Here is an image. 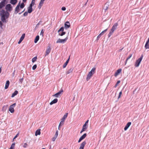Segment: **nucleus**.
Segmentation results:
<instances>
[{
  "label": "nucleus",
  "instance_id": "1",
  "mask_svg": "<svg viewBox=\"0 0 149 149\" xmlns=\"http://www.w3.org/2000/svg\"><path fill=\"white\" fill-rule=\"evenodd\" d=\"M95 70L96 68L95 67H93L92 68L91 71L89 72L86 78V80L87 81L89 80L91 78V77L95 73Z\"/></svg>",
  "mask_w": 149,
  "mask_h": 149
},
{
  "label": "nucleus",
  "instance_id": "2",
  "mask_svg": "<svg viewBox=\"0 0 149 149\" xmlns=\"http://www.w3.org/2000/svg\"><path fill=\"white\" fill-rule=\"evenodd\" d=\"M118 25V24L117 23H116L114 24L113 26L112 29H111L109 33L108 36V37H109L112 35L114 31L116 29L117 26Z\"/></svg>",
  "mask_w": 149,
  "mask_h": 149
},
{
  "label": "nucleus",
  "instance_id": "3",
  "mask_svg": "<svg viewBox=\"0 0 149 149\" xmlns=\"http://www.w3.org/2000/svg\"><path fill=\"white\" fill-rule=\"evenodd\" d=\"M143 55L142 54L140 57L137 60L135 64V66L136 67H138L140 63L143 58Z\"/></svg>",
  "mask_w": 149,
  "mask_h": 149
},
{
  "label": "nucleus",
  "instance_id": "4",
  "mask_svg": "<svg viewBox=\"0 0 149 149\" xmlns=\"http://www.w3.org/2000/svg\"><path fill=\"white\" fill-rule=\"evenodd\" d=\"M16 105V103H14L10 106L9 108V111L11 113H13L14 112L15 110L14 109V108L15 106Z\"/></svg>",
  "mask_w": 149,
  "mask_h": 149
},
{
  "label": "nucleus",
  "instance_id": "5",
  "mask_svg": "<svg viewBox=\"0 0 149 149\" xmlns=\"http://www.w3.org/2000/svg\"><path fill=\"white\" fill-rule=\"evenodd\" d=\"M68 39V37H66L65 39H61L60 38H59L56 41V43H64Z\"/></svg>",
  "mask_w": 149,
  "mask_h": 149
},
{
  "label": "nucleus",
  "instance_id": "6",
  "mask_svg": "<svg viewBox=\"0 0 149 149\" xmlns=\"http://www.w3.org/2000/svg\"><path fill=\"white\" fill-rule=\"evenodd\" d=\"M5 8L7 11H10L12 9V7L10 4H9L6 5Z\"/></svg>",
  "mask_w": 149,
  "mask_h": 149
},
{
  "label": "nucleus",
  "instance_id": "7",
  "mask_svg": "<svg viewBox=\"0 0 149 149\" xmlns=\"http://www.w3.org/2000/svg\"><path fill=\"white\" fill-rule=\"evenodd\" d=\"M5 13H3V14L1 15V20L3 22H5L6 21L5 17H6L7 18V17Z\"/></svg>",
  "mask_w": 149,
  "mask_h": 149
},
{
  "label": "nucleus",
  "instance_id": "8",
  "mask_svg": "<svg viewBox=\"0 0 149 149\" xmlns=\"http://www.w3.org/2000/svg\"><path fill=\"white\" fill-rule=\"evenodd\" d=\"M63 92V89H61V90L58 92L57 93L53 95V96H54L55 97H60V94H61V93Z\"/></svg>",
  "mask_w": 149,
  "mask_h": 149
},
{
  "label": "nucleus",
  "instance_id": "9",
  "mask_svg": "<svg viewBox=\"0 0 149 149\" xmlns=\"http://www.w3.org/2000/svg\"><path fill=\"white\" fill-rule=\"evenodd\" d=\"M20 2H19L18 4V5L15 8V13L16 14L18 13L20 10L19 6H20Z\"/></svg>",
  "mask_w": 149,
  "mask_h": 149
},
{
  "label": "nucleus",
  "instance_id": "10",
  "mask_svg": "<svg viewBox=\"0 0 149 149\" xmlns=\"http://www.w3.org/2000/svg\"><path fill=\"white\" fill-rule=\"evenodd\" d=\"M86 136L87 134L86 133L84 134L83 135L81 136L78 141V142L80 143L82 140L84 139L86 137Z\"/></svg>",
  "mask_w": 149,
  "mask_h": 149
},
{
  "label": "nucleus",
  "instance_id": "11",
  "mask_svg": "<svg viewBox=\"0 0 149 149\" xmlns=\"http://www.w3.org/2000/svg\"><path fill=\"white\" fill-rule=\"evenodd\" d=\"M86 144V142L84 141L82 142L81 144L79 149H84V147Z\"/></svg>",
  "mask_w": 149,
  "mask_h": 149
},
{
  "label": "nucleus",
  "instance_id": "12",
  "mask_svg": "<svg viewBox=\"0 0 149 149\" xmlns=\"http://www.w3.org/2000/svg\"><path fill=\"white\" fill-rule=\"evenodd\" d=\"M121 71H122L121 69H119L118 70L116 71L115 72V74H114V76L115 77H116L121 72Z\"/></svg>",
  "mask_w": 149,
  "mask_h": 149
},
{
  "label": "nucleus",
  "instance_id": "13",
  "mask_svg": "<svg viewBox=\"0 0 149 149\" xmlns=\"http://www.w3.org/2000/svg\"><path fill=\"white\" fill-rule=\"evenodd\" d=\"M70 25V23L68 21H67L65 24V27L66 29L69 28Z\"/></svg>",
  "mask_w": 149,
  "mask_h": 149
},
{
  "label": "nucleus",
  "instance_id": "14",
  "mask_svg": "<svg viewBox=\"0 0 149 149\" xmlns=\"http://www.w3.org/2000/svg\"><path fill=\"white\" fill-rule=\"evenodd\" d=\"M6 0H3V1L0 3V8H1L5 6Z\"/></svg>",
  "mask_w": 149,
  "mask_h": 149
},
{
  "label": "nucleus",
  "instance_id": "15",
  "mask_svg": "<svg viewBox=\"0 0 149 149\" xmlns=\"http://www.w3.org/2000/svg\"><path fill=\"white\" fill-rule=\"evenodd\" d=\"M51 49L50 47H48L46 51L45 56L48 55L51 51Z\"/></svg>",
  "mask_w": 149,
  "mask_h": 149
},
{
  "label": "nucleus",
  "instance_id": "16",
  "mask_svg": "<svg viewBox=\"0 0 149 149\" xmlns=\"http://www.w3.org/2000/svg\"><path fill=\"white\" fill-rule=\"evenodd\" d=\"M87 128V127L85 125H84L83 126L80 132V133H81L83 132L86 131Z\"/></svg>",
  "mask_w": 149,
  "mask_h": 149
},
{
  "label": "nucleus",
  "instance_id": "17",
  "mask_svg": "<svg viewBox=\"0 0 149 149\" xmlns=\"http://www.w3.org/2000/svg\"><path fill=\"white\" fill-rule=\"evenodd\" d=\"M149 38H148L147 40V41L145 45V47L146 49H149Z\"/></svg>",
  "mask_w": 149,
  "mask_h": 149
},
{
  "label": "nucleus",
  "instance_id": "18",
  "mask_svg": "<svg viewBox=\"0 0 149 149\" xmlns=\"http://www.w3.org/2000/svg\"><path fill=\"white\" fill-rule=\"evenodd\" d=\"M57 102L58 99L56 98H55L50 102V104L51 105H52L53 104L56 103Z\"/></svg>",
  "mask_w": 149,
  "mask_h": 149
},
{
  "label": "nucleus",
  "instance_id": "19",
  "mask_svg": "<svg viewBox=\"0 0 149 149\" xmlns=\"http://www.w3.org/2000/svg\"><path fill=\"white\" fill-rule=\"evenodd\" d=\"M32 7L29 6L28 8V12L29 13H30L32 12Z\"/></svg>",
  "mask_w": 149,
  "mask_h": 149
},
{
  "label": "nucleus",
  "instance_id": "20",
  "mask_svg": "<svg viewBox=\"0 0 149 149\" xmlns=\"http://www.w3.org/2000/svg\"><path fill=\"white\" fill-rule=\"evenodd\" d=\"M40 129H39L37 130L35 132V135L36 136L38 135H40Z\"/></svg>",
  "mask_w": 149,
  "mask_h": 149
},
{
  "label": "nucleus",
  "instance_id": "21",
  "mask_svg": "<svg viewBox=\"0 0 149 149\" xmlns=\"http://www.w3.org/2000/svg\"><path fill=\"white\" fill-rule=\"evenodd\" d=\"M9 84L10 82L9 80H7V81H6L5 87V89H7L8 88L9 86Z\"/></svg>",
  "mask_w": 149,
  "mask_h": 149
},
{
  "label": "nucleus",
  "instance_id": "22",
  "mask_svg": "<svg viewBox=\"0 0 149 149\" xmlns=\"http://www.w3.org/2000/svg\"><path fill=\"white\" fill-rule=\"evenodd\" d=\"M130 125V122H128L127 124L125 127L124 128V130L125 131L127 130L128 128L129 127Z\"/></svg>",
  "mask_w": 149,
  "mask_h": 149
},
{
  "label": "nucleus",
  "instance_id": "23",
  "mask_svg": "<svg viewBox=\"0 0 149 149\" xmlns=\"http://www.w3.org/2000/svg\"><path fill=\"white\" fill-rule=\"evenodd\" d=\"M70 59V57L68 58V59L67 60L66 62L64 63L63 66V68H65L66 65H67Z\"/></svg>",
  "mask_w": 149,
  "mask_h": 149
},
{
  "label": "nucleus",
  "instance_id": "24",
  "mask_svg": "<svg viewBox=\"0 0 149 149\" xmlns=\"http://www.w3.org/2000/svg\"><path fill=\"white\" fill-rule=\"evenodd\" d=\"M17 2V0H11L10 3L13 5L15 4Z\"/></svg>",
  "mask_w": 149,
  "mask_h": 149
},
{
  "label": "nucleus",
  "instance_id": "25",
  "mask_svg": "<svg viewBox=\"0 0 149 149\" xmlns=\"http://www.w3.org/2000/svg\"><path fill=\"white\" fill-rule=\"evenodd\" d=\"M18 93V91H15V92L13 93L11 96V97H14Z\"/></svg>",
  "mask_w": 149,
  "mask_h": 149
},
{
  "label": "nucleus",
  "instance_id": "26",
  "mask_svg": "<svg viewBox=\"0 0 149 149\" xmlns=\"http://www.w3.org/2000/svg\"><path fill=\"white\" fill-rule=\"evenodd\" d=\"M39 36H37L35 40H34V42L35 43H36L37 42H38V41L39 40Z\"/></svg>",
  "mask_w": 149,
  "mask_h": 149
},
{
  "label": "nucleus",
  "instance_id": "27",
  "mask_svg": "<svg viewBox=\"0 0 149 149\" xmlns=\"http://www.w3.org/2000/svg\"><path fill=\"white\" fill-rule=\"evenodd\" d=\"M35 3V0H32L29 6L32 7V6L34 5Z\"/></svg>",
  "mask_w": 149,
  "mask_h": 149
},
{
  "label": "nucleus",
  "instance_id": "28",
  "mask_svg": "<svg viewBox=\"0 0 149 149\" xmlns=\"http://www.w3.org/2000/svg\"><path fill=\"white\" fill-rule=\"evenodd\" d=\"M73 69L72 68L68 70L66 72V73L67 74H69L71 72L73 71Z\"/></svg>",
  "mask_w": 149,
  "mask_h": 149
},
{
  "label": "nucleus",
  "instance_id": "29",
  "mask_svg": "<svg viewBox=\"0 0 149 149\" xmlns=\"http://www.w3.org/2000/svg\"><path fill=\"white\" fill-rule=\"evenodd\" d=\"M68 113H65L64 116H63V117L62 118V119L65 120V119L67 118V117L68 115Z\"/></svg>",
  "mask_w": 149,
  "mask_h": 149
},
{
  "label": "nucleus",
  "instance_id": "30",
  "mask_svg": "<svg viewBox=\"0 0 149 149\" xmlns=\"http://www.w3.org/2000/svg\"><path fill=\"white\" fill-rule=\"evenodd\" d=\"M59 33V35L61 36H63V35H65V32H62L61 31Z\"/></svg>",
  "mask_w": 149,
  "mask_h": 149
},
{
  "label": "nucleus",
  "instance_id": "31",
  "mask_svg": "<svg viewBox=\"0 0 149 149\" xmlns=\"http://www.w3.org/2000/svg\"><path fill=\"white\" fill-rule=\"evenodd\" d=\"M15 143H12L9 149H14L15 146Z\"/></svg>",
  "mask_w": 149,
  "mask_h": 149
},
{
  "label": "nucleus",
  "instance_id": "32",
  "mask_svg": "<svg viewBox=\"0 0 149 149\" xmlns=\"http://www.w3.org/2000/svg\"><path fill=\"white\" fill-rule=\"evenodd\" d=\"M37 59V56H36L34 58H33L32 60V62L33 63H34L36 61V60Z\"/></svg>",
  "mask_w": 149,
  "mask_h": 149
},
{
  "label": "nucleus",
  "instance_id": "33",
  "mask_svg": "<svg viewBox=\"0 0 149 149\" xmlns=\"http://www.w3.org/2000/svg\"><path fill=\"white\" fill-rule=\"evenodd\" d=\"M65 120L62 118L61 120V121L60 123V124L61 125H63L64 124Z\"/></svg>",
  "mask_w": 149,
  "mask_h": 149
},
{
  "label": "nucleus",
  "instance_id": "34",
  "mask_svg": "<svg viewBox=\"0 0 149 149\" xmlns=\"http://www.w3.org/2000/svg\"><path fill=\"white\" fill-rule=\"evenodd\" d=\"M25 33H23V34H22V36L20 38V39H21V40H22L24 39L25 37Z\"/></svg>",
  "mask_w": 149,
  "mask_h": 149
},
{
  "label": "nucleus",
  "instance_id": "35",
  "mask_svg": "<svg viewBox=\"0 0 149 149\" xmlns=\"http://www.w3.org/2000/svg\"><path fill=\"white\" fill-rule=\"evenodd\" d=\"M64 28L63 27H61L59 30L58 31V32H60L61 31L64 32Z\"/></svg>",
  "mask_w": 149,
  "mask_h": 149
},
{
  "label": "nucleus",
  "instance_id": "36",
  "mask_svg": "<svg viewBox=\"0 0 149 149\" xmlns=\"http://www.w3.org/2000/svg\"><path fill=\"white\" fill-rule=\"evenodd\" d=\"M21 8H23L24 7V5L23 3H22L21 5H20Z\"/></svg>",
  "mask_w": 149,
  "mask_h": 149
},
{
  "label": "nucleus",
  "instance_id": "37",
  "mask_svg": "<svg viewBox=\"0 0 149 149\" xmlns=\"http://www.w3.org/2000/svg\"><path fill=\"white\" fill-rule=\"evenodd\" d=\"M108 29H107L104 31H103L101 33H100L102 35H103L104 33H105L107 30Z\"/></svg>",
  "mask_w": 149,
  "mask_h": 149
},
{
  "label": "nucleus",
  "instance_id": "38",
  "mask_svg": "<svg viewBox=\"0 0 149 149\" xmlns=\"http://www.w3.org/2000/svg\"><path fill=\"white\" fill-rule=\"evenodd\" d=\"M102 36V35H101V34L100 33L98 36H97V40H98L99 39V38H100V37H101V36Z\"/></svg>",
  "mask_w": 149,
  "mask_h": 149
},
{
  "label": "nucleus",
  "instance_id": "39",
  "mask_svg": "<svg viewBox=\"0 0 149 149\" xmlns=\"http://www.w3.org/2000/svg\"><path fill=\"white\" fill-rule=\"evenodd\" d=\"M37 67V65H36L35 64L32 67V69L33 70H35Z\"/></svg>",
  "mask_w": 149,
  "mask_h": 149
},
{
  "label": "nucleus",
  "instance_id": "40",
  "mask_svg": "<svg viewBox=\"0 0 149 149\" xmlns=\"http://www.w3.org/2000/svg\"><path fill=\"white\" fill-rule=\"evenodd\" d=\"M19 133H18L14 137L13 139V141L17 137L19 136Z\"/></svg>",
  "mask_w": 149,
  "mask_h": 149
},
{
  "label": "nucleus",
  "instance_id": "41",
  "mask_svg": "<svg viewBox=\"0 0 149 149\" xmlns=\"http://www.w3.org/2000/svg\"><path fill=\"white\" fill-rule=\"evenodd\" d=\"M42 4H43L41 3H39V4L38 7V8L39 9H40L41 8L42 6Z\"/></svg>",
  "mask_w": 149,
  "mask_h": 149
},
{
  "label": "nucleus",
  "instance_id": "42",
  "mask_svg": "<svg viewBox=\"0 0 149 149\" xmlns=\"http://www.w3.org/2000/svg\"><path fill=\"white\" fill-rule=\"evenodd\" d=\"M58 130H57L56 132L55 136L57 137L58 136Z\"/></svg>",
  "mask_w": 149,
  "mask_h": 149
},
{
  "label": "nucleus",
  "instance_id": "43",
  "mask_svg": "<svg viewBox=\"0 0 149 149\" xmlns=\"http://www.w3.org/2000/svg\"><path fill=\"white\" fill-rule=\"evenodd\" d=\"M27 144L25 143L24 144L23 147L24 148H26L27 147Z\"/></svg>",
  "mask_w": 149,
  "mask_h": 149
},
{
  "label": "nucleus",
  "instance_id": "44",
  "mask_svg": "<svg viewBox=\"0 0 149 149\" xmlns=\"http://www.w3.org/2000/svg\"><path fill=\"white\" fill-rule=\"evenodd\" d=\"M122 92L121 91L119 93V95L118 97V98H119L120 97V96L122 94Z\"/></svg>",
  "mask_w": 149,
  "mask_h": 149
},
{
  "label": "nucleus",
  "instance_id": "45",
  "mask_svg": "<svg viewBox=\"0 0 149 149\" xmlns=\"http://www.w3.org/2000/svg\"><path fill=\"white\" fill-rule=\"evenodd\" d=\"M57 137L54 136V137H53L52 139V141H54L56 139Z\"/></svg>",
  "mask_w": 149,
  "mask_h": 149
},
{
  "label": "nucleus",
  "instance_id": "46",
  "mask_svg": "<svg viewBox=\"0 0 149 149\" xmlns=\"http://www.w3.org/2000/svg\"><path fill=\"white\" fill-rule=\"evenodd\" d=\"M28 12H25L23 14L24 16H27L28 15Z\"/></svg>",
  "mask_w": 149,
  "mask_h": 149
},
{
  "label": "nucleus",
  "instance_id": "47",
  "mask_svg": "<svg viewBox=\"0 0 149 149\" xmlns=\"http://www.w3.org/2000/svg\"><path fill=\"white\" fill-rule=\"evenodd\" d=\"M43 33L44 32L43 31V30H42L40 32V35H42L43 36Z\"/></svg>",
  "mask_w": 149,
  "mask_h": 149
},
{
  "label": "nucleus",
  "instance_id": "48",
  "mask_svg": "<svg viewBox=\"0 0 149 149\" xmlns=\"http://www.w3.org/2000/svg\"><path fill=\"white\" fill-rule=\"evenodd\" d=\"M130 58V56H129L127 58V59L126 61V62H125V64L126 65V63H127V61Z\"/></svg>",
  "mask_w": 149,
  "mask_h": 149
},
{
  "label": "nucleus",
  "instance_id": "49",
  "mask_svg": "<svg viewBox=\"0 0 149 149\" xmlns=\"http://www.w3.org/2000/svg\"><path fill=\"white\" fill-rule=\"evenodd\" d=\"M23 78H21V79H19V81L22 83L23 81Z\"/></svg>",
  "mask_w": 149,
  "mask_h": 149
},
{
  "label": "nucleus",
  "instance_id": "50",
  "mask_svg": "<svg viewBox=\"0 0 149 149\" xmlns=\"http://www.w3.org/2000/svg\"><path fill=\"white\" fill-rule=\"evenodd\" d=\"M88 120L87 121H86V122L85 123V124H84V125H85L86 126L87 125L88 123Z\"/></svg>",
  "mask_w": 149,
  "mask_h": 149
},
{
  "label": "nucleus",
  "instance_id": "51",
  "mask_svg": "<svg viewBox=\"0 0 149 149\" xmlns=\"http://www.w3.org/2000/svg\"><path fill=\"white\" fill-rule=\"evenodd\" d=\"M61 10L63 11L65 10H66V8L64 7H63L62 8Z\"/></svg>",
  "mask_w": 149,
  "mask_h": 149
},
{
  "label": "nucleus",
  "instance_id": "52",
  "mask_svg": "<svg viewBox=\"0 0 149 149\" xmlns=\"http://www.w3.org/2000/svg\"><path fill=\"white\" fill-rule=\"evenodd\" d=\"M62 125H61L60 124H59V126H58V129L59 130H60V127H61V126Z\"/></svg>",
  "mask_w": 149,
  "mask_h": 149
},
{
  "label": "nucleus",
  "instance_id": "53",
  "mask_svg": "<svg viewBox=\"0 0 149 149\" xmlns=\"http://www.w3.org/2000/svg\"><path fill=\"white\" fill-rule=\"evenodd\" d=\"M45 0H41V1H40V3H41L43 4V3H44V1Z\"/></svg>",
  "mask_w": 149,
  "mask_h": 149
},
{
  "label": "nucleus",
  "instance_id": "54",
  "mask_svg": "<svg viewBox=\"0 0 149 149\" xmlns=\"http://www.w3.org/2000/svg\"><path fill=\"white\" fill-rule=\"evenodd\" d=\"M108 6H106L105 8L104 9L105 10V11L106 12V10L108 9Z\"/></svg>",
  "mask_w": 149,
  "mask_h": 149
},
{
  "label": "nucleus",
  "instance_id": "55",
  "mask_svg": "<svg viewBox=\"0 0 149 149\" xmlns=\"http://www.w3.org/2000/svg\"><path fill=\"white\" fill-rule=\"evenodd\" d=\"M22 40H21V39H20V40H19V42H18V43L20 44L22 42Z\"/></svg>",
  "mask_w": 149,
  "mask_h": 149
},
{
  "label": "nucleus",
  "instance_id": "56",
  "mask_svg": "<svg viewBox=\"0 0 149 149\" xmlns=\"http://www.w3.org/2000/svg\"><path fill=\"white\" fill-rule=\"evenodd\" d=\"M120 82V80H119L118 81H117V83H116V84H119Z\"/></svg>",
  "mask_w": 149,
  "mask_h": 149
},
{
  "label": "nucleus",
  "instance_id": "57",
  "mask_svg": "<svg viewBox=\"0 0 149 149\" xmlns=\"http://www.w3.org/2000/svg\"><path fill=\"white\" fill-rule=\"evenodd\" d=\"M2 23L0 21V26H2Z\"/></svg>",
  "mask_w": 149,
  "mask_h": 149
},
{
  "label": "nucleus",
  "instance_id": "58",
  "mask_svg": "<svg viewBox=\"0 0 149 149\" xmlns=\"http://www.w3.org/2000/svg\"><path fill=\"white\" fill-rule=\"evenodd\" d=\"M26 0H23V1L24 2H26Z\"/></svg>",
  "mask_w": 149,
  "mask_h": 149
},
{
  "label": "nucleus",
  "instance_id": "59",
  "mask_svg": "<svg viewBox=\"0 0 149 149\" xmlns=\"http://www.w3.org/2000/svg\"><path fill=\"white\" fill-rule=\"evenodd\" d=\"M117 85H118V84H116V85H115V87H116L117 86Z\"/></svg>",
  "mask_w": 149,
  "mask_h": 149
},
{
  "label": "nucleus",
  "instance_id": "60",
  "mask_svg": "<svg viewBox=\"0 0 149 149\" xmlns=\"http://www.w3.org/2000/svg\"><path fill=\"white\" fill-rule=\"evenodd\" d=\"M1 72V67L0 68V73Z\"/></svg>",
  "mask_w": 149,
  "mask_h": 149
},
{
  "label": "nucleus",
  "instance_id": "61",
  "mask_svg": "<svg viewBox=\"0 0 149 149\" xmlns=\"http://www.w3.org/2000/svg\"><path fill=\"white\" fill-rule=\"evenodd\" d=\"M24 11V10L23 11H22L21 13H19V14H21Z\"/></svg>",
  "mask_w": 149,
  "mask_h": 149
},
{
  "label": "nucleus",
  "instance_id": "62",
  "mask_svg": "<svg viewBox=\"0 0 149 149\" xmlns=\"http://www.w3.org/2000/svg\"><path fill=\"white\" fill-rule=\"evenodd\" d=\"M63 149H68L67 148H63Z\"/></svg>",
  "mask_w": 149,
  "mask_h": 149
},
{
  "label": "nucleus",
  "instance_id": "63",
  "mask_svg": "<svg viewBox=\"0 0 149 149\" xmlns=\"http://www.w3.org/2000/svg\"><path fill=\"white\" fill-rule=\"evenodd\" d=\"M42 149H46L45 148H42Z\"/></svg>",
  "mask_w": 149,
  "mask_h": 149
}]
</instances>
